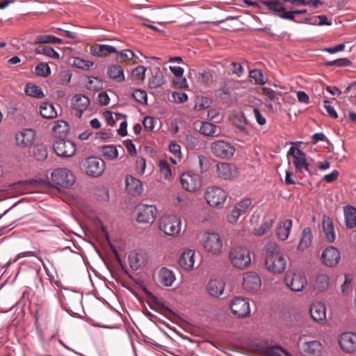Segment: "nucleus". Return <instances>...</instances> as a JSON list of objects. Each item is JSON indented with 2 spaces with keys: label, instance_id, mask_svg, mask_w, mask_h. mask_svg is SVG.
Returning a JSON list of instances; mask_svg holds the SVG:
<instances>
[{
  "label": "nucleus",
  "instance_id": "7c9ffc66",
  "mask_svg": "<svg viewBox=\"0 0 356 356\" xmlns=\"http://www.w3.org/2000/svg\"><path fill=\"white\" fill-rule=\"evenodd\" d=\"M261 3L266 6L269 10L277 13L279 17L280 15L288 12L284 6V0L261 1Z\"/></svg>",
  "mask_w": 356,
  "mask_h": 356
},
{
  "label": "nucleus",
  "instance_id": "680f3d73",
  "mask_svg": "<svg viewBox=\"0 0 356 356\" xmlns=\"http://www.w3.org/2000/svg\"><path fill=\"white\" fill-rule=\"evenodd\" d=\"M136 170L139 175H143L146 169V162L144 158L139 157L136 161Z\"/></svg>",
  "mask_w": 356,
  "mask_h": 356
},
{
  "label": "nucleus",
  "instance_id": "bb28decb",
  "mask_svg": "<svg viewBox=\"0 0 356 356\" xmlns=\"http://www.w3.org/2000/svg\"><path fill=\"white\" fill-rule=\"evenodd\" d=\"M195 252L193 250H186L181 255L179 259V266L186 270L192 269L195 264Z\"/></svg>",
  "mask_w": 356,
  "mask_h": 356
},
{
  "label": "nucleus",
  "instance_id": "e2e57ef3",
  "mask_svg": "<svg viewBox=\"0 0 356 356\" xmlns=\"http://www.w3.org/2000/svg\"><path fill=\"white\" fill-rule=\"evenodd\" d=\"M323 106L326 111L327 112L328 115L333 118H337L338 115L337 111H335L334 108L331 105V102L328 100H324L323 101Z\"/></svg>",
  "mask_w": 356,
  "mask_h": 356
},
{
  "label": "nucleus",
  "instance_id": "052dcab7",
  "mask_svg": "<svg viewBox=\"0 0 356 356\" xmlns=\"http://www.w3.org/2000/svg\"><path fill=\"white\" fill-rule=\"evenodd\" d=\"M145 129L147 131H152L155 127L156 120L153 117L145 116L143 121Z\"/></svg>",
  "mask_w": 356,
  "mask_h": 356
},
{
  "label": "nucleus",
  "instance_id": "a18cd8bd",
  "mask_svg": "<svg viewBox=\"0 0 356 356\" xmlns=\"http://www.w3.org/2000/svg\"><path fill=\"white\" fill-rule=\"evenodd\" d=\"M72 65L75 67L88 70L94 65V63L88 60L81 58L79 57H75L73 58Z\"/></svg>",
  "mask_w": 356,
  "mask_h": 356
},
{
  "label": "nucleus",
  "instance_id": "0e129e2a",
  "mask_svg": "<svg viewBox=\"0 0 356 356\" xmlns=\"http://www.w3.org/2000/svg\"><path fill=\"white\" fill-rule=\"evenodd\" d=\"M263 95L266 96L270 100L273 101L277 98L278 92L270 88L264 87L261 88Z\"/></svg>",
  "mask_w": 356,
  "mask_h": 356
},
{
  "label": "nucleus",
  "instance_id": "3c124183",
  "mask_svg": "<svg viewBox=\"0 0 356 356\" xmlns=\"http://www.w3.org/2000/svg\"><path fill=\"white\" fill-rule=\"evenodd\" d=\"M33 155L37 160L42 161L47 157V147L44 145H38L34 147Z\"/></svg>",
  "mask_w": 356,
  "mask_h": 356
},
{
  "label": "nucleus",
  "instance_id": "37998d69",
  "mask_svg": "<svg viewBox=\"0 0 356 356\" xmlns=\"http://www.w3.org/2000/svg\"><path fill=\"white\" fill-rule=\"evenodd\" d=\"M218 127L209 122H203L200 127V132L207 136H216Z\"/></svg>",
  "mask_w": 356,
  "mask_h": 356
},
{
  "label": "nucleus",
  "instance_id": "864d4df0",
  "mask_svg": "<svg viewBox=\"0 0 356 356\" xmlns=\"http://www.w3.org/2000/svg\"><path fill=\"white\" fill-rule=\"evenodd\" d=\"M118 60H120V61L130 60H136L138 57L135 55V54L130 49H124L122 51H118Z\"/></svg>",
  "mask_w": 356,
  "mask_h": 356
},
{
  "label": "nucleus",
  "instance_id": "dca6fc26",
  "mask_svg": "<svg viewBox=\"0 0 356 356\" xmlns=\"http://www.w3.org/2000/svg\"><path fill=\"white\" fill-rule=\"evenodd\" d=\"M321 259L325 266L333 267L340 261L341 254L337 248L334 246H328L323 251Z\"/></svg>",
  "mask_w": 356,
  "mask_h": 356
},
{
  "label": "nucleus",
  "instance_id": "b1692460",
  "mask_svg": "<svg viewBox=\"0 0 356 356\" xmlns=\"http://www.w3.org/2000/svg\"><path fill=\"white\" fill-rule=\"evenodd\" d=\"M293 226V220L291 219H285L279 222L276 229V235L281 241H286L291 233Z\"/></svg>",
  "mask_w": 356,
  "mask_h": 356
},
{
  "label": "nucleus",
  "instance_id": "aec40b11",
  "mask_svg": "<svg viewBox=\"0 0 356 356\" xmlns=\"http://www.w3.org/2000/svg\"><path fill=\"white\" fill-rule=\"evenodd\" d=\"M339 345L341 349L346 353H353L356 350V334L346 332L341 334Z\"/></svg>",
  "mask_w": 356,
  "mask_h": 356
},
{
  "label": "nucleus",
  "instance_id": "9b49d317",
  "mask_svg": "<svg viewBox=\"0 0 356 356\" xmlns=\"http://www.w3.org/2000/svg\"><path fill=\"white\" fill-rule=\"evenodd\" d=\"M286 284L293 291H302L307 284L305 275L301 273H289L285 277Z\"/></svg>",
  "mask_w": 356,
  "mask_h": 356
},
{
  "label": "nucleus",
  "instance_id": "5fc2aeb1",
  "mask_svg": "<svg viewBox=\"0 0 356 356\" xmlns=\"http://www.w3.org/2000/svg\"><path fill=\"white\" fill-rule=\"evenodd\" d=\"M211 101L205 97H197L195 100L194 109L195 111H202L209 107Z\"/></svg>",
  "mask_w": 356,
  "mask_h": 356
},
{
  "label": "nucleus",
  "instance_id": "ea45409f",
  "mask_svg": "<svg viewBox=\"0 0 356 356\" xmlns=\"http://www.w3.org/2000/svg\"><path fill=\"white\" fill-rule=\"evenodd\" d=\"M52 131L56 135H58L61 137L63 135H65L70 131V126L67 122L64 120H57L54 122Z\"/></svg>",
  "mask_w": 356,
  "mask_h": 356
},
{
  "label": "nucleus",
  "instance_id": "13d9d810",
  "mask_svg": "<svg viewBox=\"0 0 356 356\" xmlns=\"http://www.w3.org/2000/svg\"><path fill=\"white\" fill-rule=\"evenodd\" d=\"M234 125L239 129L243 130L246 126V119L243 113H238L234 115Z\"/></svg>",
  "mask_w": 356,
  "mask_h": 356
},
{
  "label": "nucleus",
  "instance_id": "c756f323",
  "mask_svg": "<svg viewBox=\"0 0 356 356\" xmlns=\"http://www.w3.org/2000/svg\"><path fill=\"white\" fill-rule=\"evenodd\" d=\"M113 53H118V50L113 46L109 44H99L90 48V54L98 57H106Z\"/></svg>",
  "mask_w": 356,
  "mask_h": 356
},
{
  "label": "nucleus",
  "instance_id": "4468645a",
  "mask_svg": "<svg viewBox=\"0 0 356 356\" xmlns=\"http://www.w3.org/2000/svg\"><path fill=\"white\" fill-rule=\"evenodd\" d=\"M56 154L61 157H71L76 150V145L70 140H58L54 143Z\"/></svg>",
  "mask_w": 356,
  "mask_h": 356
},
{
  "label": "nucleus",
  "instance_id": "f704fd0d",
  "mask_svg": "<svg viewBox=\"0 0 356 356\" xmlns=\"http://www.w3.org/2000/svg\"><path fill=\"white\" fill-rule=\"evenodd\" d=\"M313 241V234L310 227H305L303 229L301 238L298 245V250L304 251L309 248Z\"/></svg>",
  "mask_w": 356,
  "mask_h": 356
},
{
  "label": "nucleus",
  "instance_id": "412c9836",
  "mask_svg": "<svg viewBox=\"0 0 356 356\" xmlns=\"http://www.w3.org/2000/svg\"><path fill=\"white\" fill-rule=\"evenodd\" d=\"M218 177L223 179H231L237 176V168L232 164L219 163L217 165Z\"/></svg>",
  "mask_w": 356,
  "mask_h": 356
},
{
  "label": "nucleus",
  "instance_id": "8fccbe9b",
  "mask_svg": "<svg viewBox=\"0 0 356 356\" xmlns=\"http://www.w3.org/2000/svg\"><path fill=\"white\" fill-rule=\"evenodd\" d=\"M274 220L270 219L263 222L259 227L254 229V234L257 236L264 235L272 227Z\"/></svg>",
  "mask_w": 356,
  "mask_h": 356
},
{
  "label": "nucleus",
  "instance_id": "bf43d9fd",
  "mask_svg": "<svg viewBox=\"0 0 356 356\" xmlns=\"http://www.w3.org/2000/svg\"><path fill=\"white\" fill-rule=\"evenodd\" d=\"M250 77L259 84H264L266 81L264 79V75L260 70L254 69L250 71Z\"/></svg>",
  "mask_w": 356,
  "mask_h": 356
},
{
  "label": "nucleus",
  "instance_id": "4d7b16f0",
  "mask_svg": "<svg viewBox=\"0 0 356 356\" xmlns=\"http://www.w3.org/2000/svg\"><path fill=\"white\" fill-rule=\"evenodd\" d=\"M307 13L306 9L302 10H288L287 13H284L280 15V17L284 19H289L291 21L296 22L295 20V15H300L305 14Z\"/></svg>",
  "mask_w": 356,
  "mask_h": 356
},
{
  "label": "nucleus",
  "instance_id": "473e14b6",
  "mask_svg": "<svg viewBox=\"0 0 356 356\" xmlns=\"http://www.w3.org/2000/svg\"><path fill=\"white\" fill-rule=\"evenodd\" d=\"M108 77L117 83H122L125 80L124 69L118 65H112L108 67Z\"/></svg>",
  "mask_w": 356,
  "mask_h": 356
},
{
  "label": "nucleus",
  "instance_id": "f3484780",
  "mask_svg": "<svg viewBox=\"0 0 356 356\" xmlns=\"http://www.w3.org/2000/svg\"><path fill=\"white\" fill-rule=\"evenodd\" d=\"M36 133L32 129H24L15 135L17 145L22 147H31L35 142Z\"/></svg>",
  "mask_w": 356,
  "mask_h": 356
},
{
  "label": "nucleus",
  "instance_id": "f257e3e1",
  "mask_svg": "<svg viewBox=\"0 0 356 356\" xmlns=\"http://www.w3.org/2000/svg\"><path fill=\"white\" fill-rule=\"evenodd\" d=\"M266 266L273 273H281L286 267V260L275 243H269L266 247Z\"/></svg>",
  "mask_w": 356,
  "mask_h": 356
},
{
  "label": "nucleus",
  "instance_id": "1a4fd4ad",
  "mask_svg": "<svg viewBox=\"0 0 356 356\" xmlns=\"http://www.w3.org/2000/svg\"><path fill=\"white\" fill-rule=\"evenodd\" d=\"M182 187L187 191L194 192L202 185L200 176L193 171L184 172L180 178Z\"/></svg>",
  "mask_w": 356,
  "mask_h": 356
},
{
  "label": "nucleus",
  "instance_id": "39448f33",
  "mask_svg": "<svg viewBox=\"0 0 356 356\" xmlns=\"http://www.w3.org/2000/svg\"><path fill=\"white\" fill-rule=\"evenodd\" d=\"M227 197V192L220 187L211 186L207 188L204 198L207 202L213 207H222Z\"/></svg>",
  "mask_w": 356,
  "mask_h": 356
},
{
  "label": "nucleus",
  "instance_id": "5701e85b",
  "mask_svg": "<svg viewBox=\"0 0 356 356\" xmlns=\"http://www.w3.org/2000/svg\"><path fill=\"white\" fill-rule=\"evenodd\" d=\"M126 188L129 194L140 195L143 191V184L141 181L130 175L126 178Z\"/></svg>",
  "mask_w": 356,
  "mask_h": 356
},
{
  "label": "nucleus",
  "instance_id": "2f4dec72",
  "mask_svg": "<svg viewBox=\"0 0 356 356\" xmlns=\"http://www.w3.org/2000/svg\"><path fill=\"white\" fill-rule=\"evenodd\" d=\"M343 214L346 227L348 229H353L355 227L356 208L352 205H346L343 207Z\"/></svg>",
  "mask_w": 356,
  "mask_h": 356
},
{
  "label": "nucleus",
  "instance_id": "a19ab883",
  "mask_svg": "<svg viewBox=\"0 0 356 356\" xmlns=\"http://www.w3.org/2000/svg\"><path fill=\"white\" fill-rule=\"evenodd\" d=\"M102 153L103 156L108 160H114L118 156V150L113 145H104L102 147Z\"/></svg>",
  "mask_w": 356,
  "mask_h": 356
},
{
  "label": "nucleus",
  "instance_id": "cd10ccee",
  "mask_svg": "<svg viewBox=\"0 0 356 356\" xmlns=\"http://www.w3.org/2000/svg\"><path fill=\"white\" fill-rule=\"evenodd\" d=\"M224 289V282L222 280L217 277L211 278L207 284L208 293L213 297H219L222 295Z\"/></svg>",
  "mask_w": 356,
  "mask_h": 356
},
{
  "label": "nucleus",
  "instance_id": "ddd939ff",
  "mask_svg": "<svg viewBox=\"0 0 356 356\" xmlns=\"http://www.w3.org/2000/svg\"><path fill=\"white\" fill-rule=\"evenodd\" d=\"M204 249L213 254L220 253L222 248V241L219 234L216 233H207L203 242Z\"/></svg>",
  "mask_w": 356,
  "mask_h": 356
},
{
  "label": "nucleus",
  "instance_id": "6ab92c4d",
  "mask_svg": "<svg viewBox=\"0 0 356 356\" xmlns=\"http://www.w3.org/2000/svg\"><path fill=\"white\" fill-rule=\"evenodd\" d=\"M261 284V279L257 273L250 271L243 275V286L246 291H257L260 289Z\"/></svg>",
  "mask_w": 356,
  "mask_h": 356
},
{
  "label": "nucleus",
  "instance_id": "20e7f679",
  "mask_svg": "<svg viewBox=\"0 0 356 356\" xmlns=\"http://www.w3.org/2000/svg\"><path fill=\"white\" fill-rule=\"evenodd\" d=\"M287 156H291L293 157L292 162L297 172L303 174L304 172H307L312 175L306 154L303 151L297 147L292 146L290 147Z\"/></svg>",
  "mask_w": 356,
  "mask_h": 356
},
{
  "label": "nucleus",
  "instance_id": "6e6d98bb",
  "mask_svg": "<svg viewBox=\"0 0 356 356\" xmlns=\"http://www.w3.org/2000/svg\"><path fill=\"white\" fill-rule=\"evenodd\" d=\"M147 68L143 65H140L134 68L131 72V75L134 78L143 81L145 77V72Z\"/></svg>",
  "mask_w": 356,
  "mask_h": 356
},
{
  "label": "nucleus",
  "instance_id": "f03ea898",
  "mask_svg": "<svg viewBox=\"0 0 356 356\" xmlns=\"http://www.w3.org/2000/svg\"><path fill=\"white\" fill-rule=\"evenodd\" d=\"M250 250L245 246L236 245L229 252L232 265L238 269H244L251 263Z\"/></svg>",
  "mask_w": 356,
  "mask_h": 356
},
{
  "label": "nucleus",
  "instance_id": "4c0bfd02",
  "mask_svg": "<svg viewBox=\"0 0 356 356\" xmlns=\"http://www.w3.org/2000/svg\"><path fill=\"white\" fill-rule=\"evenodd\" d=\"M169 149L173 155V157L170 158V161L175 165L177 164L182 159L181 146L176 142H171L169 145Z\"/></svg>",
  "mask_w": 356,
  "mask_h": 356
},
{
  "label": "nucleus",
  "instance_id": "e433bc0d",
  "mask_svg": "<svg viewBox=\"0 0 356 356\" xmlns=\"http://www.w3.org/2000/svg\"><path fill=\"white\" fill-rule=\"evenodd\" d=\"M34 42L35 44H62L63 40L51 35L42 34L37 35Z\"/></svg>",
  "mask_w": 356,
  "mask_h": 356
},
{
  "label": "nucleus",
  "instance_id": "09e8293b",
  "mask_svg": "<svg viewBox=\"0 0 356 356\" xmlns=\"http://www.w3.org/2000/svg\"><path fill=\"white\" fill-rule=\"evenodd\" d=\"M35 74L42 77H47L51 74V69L47 63H40L35 68Z\"/></svg>",
  "mask_w": 356,
  "mask_h": 356
},
{
  "label": "nucleus",
  "instance_id": "c03bdc74",
  "mask_svg": "<svg viewBox=\"0 0 356 356\" xmlns=\"http://www.w3.org/2000/svg\"><path fill=\"white\" fill-rule=\"evenodd\" d=\"M315 286L321 291L325 290L329 286L328 275L326 274L318 275L316 277Z\"/></svg>",
  "mask_w": 356,
  "mask_h": 356
},
{
  "label": "nucleus",
  "instance_id": "72a5a7b5",
  "mask_svg": "<svg viewBox=\"0 0 356 356\" xmlns=\"http://www.w3.org/2000/svg\"><path fill=\"white\" fill-rule=\"evenodd\" d=\"M160 283L165 286H171L175 280V275L172 270L163 267L159 272Z\"/></svg>",
  "mask_w": 356,
  "mask_h": 356
},
{
  "label": "nucleus",
  "instance_id": "2eb2a0df",
  "mask_svg": "<svg viewBox=\"0 0 356 356\" xmlns=\"http://www.w3.org/2000/svg\"><path fill=\"white\" fill-rule=\"evenodd\" d=\"M137 211V221L139 222L152 223L157 214V209L154 205L139 204Z\"/></svg>",
  "mask_w": 356,
  "mask_h": 356
},
{
  "label": "nucleus",
  "instance_id": "6e6552de",
  "mask_svg": "<svg viewBox=\"0 0 356 356\" xmlns=\"http://www.w3.org/2000/svg\"><path fill=\"white\" fill-rule=\"evenodd\" d=\"M86 172L88 176L97 177L102 175L105 170L104 161L97 156H91L84 163Z\"/></svg>",
  "mask_w": 356,
  "mask_h": 356
},
{
  "label": "nucleus",
  "instance_id": "423d86ee",
  "mask_svg": "<svg viewBox=\"0 0 356 356\" xmlns=\"http://www.w3.org/2000/svg\"><path fill=\"white\" fill-rule=\"evenodd\" d=\"M211 150L215 156L223 159H231L236 151L233 145L222 140L213 142L211 145Z\"/></svg>",
  "mask_w": 356,
  "mask_h": 356
},
{
  "label": "nucleus",
  "instance_id": "a211bd4d",
  "mask_svg": "<svg viewBox=\"0 0 356 356\" xmlns=\"http://www.w3.org/2000/svg\"><path fill=\"white\" fill-rule=\"evenodd\" d=\"M72 108L76 111V116L81 118L90 104V99L82 94H76L72 99Z\"/></svg>",
  "mask_w": 356,
  "mask_h": 356
},
{
  "label": "nucleus",
  "instance_id": "69168bd1",
  "mask_svg": "<svg viewBox=\"0 0 356 356\" xmlns=\"http://www.w3.org/2000/svg\"><path fill=\"white\" fill-rule=\"evenodd\" d=\"M172 97L176 103L181 104L187 101L188 95L185 92H175L172 93Z\"/></svg>",
  "mask_w": 356,
  "mask_h": 356
},
{
  "label": "nucleus",
  "instance_id": "a878e982",
  "mask_svg": "<svg viewBox=\"0 0 356 356\" xmlns=\"http://www.w3.org/2000/svg\"><path fill=\"white\" fill-rule=\"evenodd\" d=\"M258 350L263 356H289L288 351L278 346H261Z\"/></svg>",
  "mask_w": 356,
  "mask_h": 356
},
{
  "label": "nucleus",
  "instance_id": "603ef678",
  "mask_svg": "<svg viewBox=\"0 0 356 356\" xmlns=\"http://www.w3.org/2000/svg\"><path fill=\"white\" fill-rule=\"evenodd\" d=\"M132 97L141 104H147V94L144 90H134L132 92Z\"/></svg>",
  "mask_w": 356,
  "mask_h": 356
},
{
  "label": "nucleus",
  "instance_id": "0eeeda50",
  "mask_svg": "<svg viewBox=\"0 0 356 356\" xmlns=\"http://www.w3.org/2000/svg\"><path fill=\"white\" fill-rule=\"evenodd\" d=\"M52 181L62 187L69 188L75 183V176L68 169L57 168L51 172Z\"/></svg>",
  "mask_w": 356,
  "mask_h": 356
},
{
  "label": "nucleus",
  "instance_id": "c9c22d12",
  "mask_svg": "<svg viewBox=\"0 0 356 356\" xmlns=\"http://www.w3.org/2000/svg\"><path fill=\"white\" fill-rule=\"evenodd\" d=\"M40 113L44 118L47 119L54 118L57 116V111L51 103H42L40 106Z\"/></svg>",
  "mask_w": 356,
  "mask_h": 356
},
{
  "label": "nucleus",
  "instance_id": "58836bf2",
  "mask_svg": "<svg viewBox=\"0 0 356 356\" xmlns=\"http://www.w3.org/2000/svg\"><path fill=\"white\" fill-rule=\"evenodd\" d=\"M24 92L26 95L35 98L40 99L44 97L42 88L40 86L31 83L26 85Z\"/></svg>",
  "mask_w": 356,
  "mask_h": 356
},
{
  "label": "nucleus",
  "instance_id": "f8f14e48",
  "mask_svg": "<svg viewBox=\"0 0 356 356\" xmlns=\"http://www.w3.org/2000/svg\"><path fill=\"white\" fill-rule=\"evenodd\" d=\"M252 204V200L251 198H245L236 203L231 212L227 215V218L228 222L232 224L236 223L239 217L248 211Z\"/></svg>",
  "mask_w": 356,
  "mask_h": 356
},
{
  "label": "nucleus",
  "instance_id": "7ed1b4c3",
  "mask_svg": "<svg viewBox=\"0 0 356 356\" xmlns=\"http://www.w3.org/2000/svg\"><path fill=\"white\" fill-rule=\"evenodd\" d=\"M181 222L180 218L175 214L163 216L160 220V229L168 236H175L181 231Z\"/></svg>",
  "mask_w": 356,
  "mask_h": 356
},
{
  "label": "nucleus",
  "instance_id": "774afa93",
  "mask_svg": "<svg viewBox=\"0 0 356 356\" xmlns=\"http://www.w3.org/2000/svg\"><path fill=\"white\" fill-rule=\"evenodd\" d=\"M253 113H254V118L257 120V122L259 124V125H264L266 124V118L261 113L260 111L257 108H254L253 109Z\"/></svg>",
  "mask_w": 356,
  "mask_h": 356
},
{
  "label": "nucleus",
  "instance_id": "338daca9",
  "mask_svg": "<svg viewBox=\"0 0 356 356\" xmlns=\"http://www.w3.org/2000/svg\"><path fill=\"white\" fill-rule=\"evenodd\" d=\"M163 83V80L160 76H152L149 80V87L150 88H156L161 86Z\"/></svg>",
  "mask_w": 356,
  "mask_h": 356
},
{
  "label": "nucleus",
  "instance_id": "79ce46f5",
  "mask_svg": "<svg viewBox=\"0 0 356 356\" xmlns=\"http://www.w3.org/2000/svg\"><path fill=\"white\" fill-rule=\"evenodd\" d=\"M35 53L36 54H43L54 59H58L60 58L59 54L49 46L38 47L35 49Z\"/></svg>",
  "mask_w": 356,
  "mask_h": 356
},
{
  "label": "nucleus",
  "instance_id": "de8ad7c7",
  "mask_svg": "<svg viewBox=\"0 0 356 356\" xmlns=\"http://www.w3.org/2000/svg\"><path fill=\"white\" fill-rule=\"evenodd\" d=\"M159 172L161 175L165 179H168L172 176V170L170 164L165 160H161L159 163Z\"/></svg>",
  "mask_w": 356,
  "mask_h": 356
},
{
  "label": "nucleus",
  "instance_id": "9d476101",
  "mask_svg": "<svg viewBox=\"0 0 356 356\" xmlns=\"http://www.w3.org/2000/svg\"><path fill=\"white\" fill-rule=\"evenodd\" d=\"M229 307L232 314L238 318L245 317L250 313L249 301L243 297H235L232 300Z\"/></svg>",
  "mask_w": 356,
  "mask_h": 356
},
{
  "label": "nucleus",
  "instance_id": "393cba45",
  "mask_svg": "<svg viewBox=\"0 0 356 356\" xmlns=\"http://www.w3.org/2000/svg\"><path fill=\"white\" fill-rule=\"evenodd\" d=\"M309 312L313 320L316 322L323 321L326 318L325 306L320 302H313Z\"/></svg>",
  "mask_w": 356,
  "mask_h": 356
},
{
  "label": "nucleus",
  "instance_id": "c85d7f7f",
  "mask_svg": "<svg viewBox=\"0 0 356 356\" xmlns=\"http://www.w3.org/2000/svg\"><path fill=\"white\" fill-rule=\"evenodd\" d=\"M303 350L307 356H321L323 347L319 341L313 340L304 343Z\"/></svg>",
  "mask_w": 356,
  "mask_h": 356
},
{
  "label": "nucleus",
  "instance_id": "4be33fe9",
  "mask_svg": "<svg viewBox=\"0 0 356 356\" xmlns=\"http://www.w3.org/2000/svg\"><path fill=\"white\" fill-rule=\"evenodd\" d=\"M322 227L326 240L330 243H333L336 238L334 226L332 218L326 215L323 216Z\"/></svg>",
  "mask_w": 356,
  "mask_h": 356
},
{
  "label": "nucleus",
  "instance_id": "49530a36",
  "mask_svg": "<svg viewBox=\"0 0 356 356\" xmlns=\"http://www.w3.org/2000/svg\"><path fill=\"white\" fill-rule=\"evenodd\" d=\"M86 86L90 90L97 91L102 88L103 83L98 77L90 76L86 83Z\"/></svg>",
  "mask_w": 356,
  "mask_h": 356
}]
</instances>
